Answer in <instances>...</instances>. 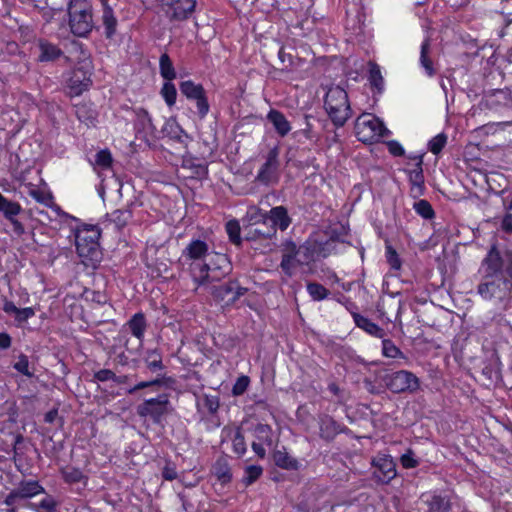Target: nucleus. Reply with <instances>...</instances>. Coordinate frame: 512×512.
Here are the masks:
<instances>
[{"label": "nucleus", "instance_id": "69168bd1", "mask_svg": "<svg viewBox=\"0 0 512 512\" xmlns=\"http://www.w3.org/2000/svg\"><path fill=\"white\" fill-rule=\"evenodd\" d=\"M388 150L389 152L394 156H402L404 155V148L402 145L397 141H390L388 142Z\"/></svg>", "mask_w": 512, "mask_h": 512}, {"label": "nucleus", "instance_id": "e2e57ef3", "mask_svg": "<svg viewBox=\"0 0 512 512\" xmlns=\"http://www.w3.org/2000/svg\"><path fill=\"white\" fill-rule=\"evenodd\" d=\"M401 464L406 469L415 468L418 465V460L412 455V450H407L406 454L401 456Z\"/></svg>", "mask_w": 512, "mask_h": 512}, {"label": "nucleus", "instance_id": "9b49d317", "mask_svg": "<svg viewBox=\"0 0 512 512\" xmlns=\"http://www.w3.org/2000/svg\"><path fill=\"white\" fill-rule=\"evenodd\" d=\"M386 387L393 393L415 391L419 387L418 378L409 371L400 370L383 377Z\"/></svg>", "mask_w": 512, "mask_h": 512}, {"label": "nucleus", "instance_id": "ea45409f", "mask_svg": "<svg viewBox=\"0 0 512 512\" xmlns=\"http://www.w3.org/2000/svg\"><path fill=\"white\" fill-rule=\"evenodd\" d=\"M426 503L428 505L427 512H448L450 508L448 502L440 495H431Z\"/></svg>", "mask_w": 512, "mask_h": 512}, {"label": "nucleus", "instance_id": "dca6fc26", "mask_svg": "<svg viewBox=\"0 0 512 512\" xmlns=\"http://www.w3.org/2000/svg\"><path fill=\"white\" fill-rule=\"evenodd\" d=\"M247 289L239 285L237 281H228L211 287V293L217 300L225 301L226 304H233Z\"/></svg>", "mask_w": 512, "mask_h": 512}, {"label": "nucleus", "instance_id": "7c9ffc66", "mask_svg": "<svg viewBox=\"0 0 512 512\" xmlns=\"http://www.w3.org/2000/svg\"><path fill=\"white\" fill-rule=\"evenodd\" d=\"M129 330L132 335L140 341L144 337V333L147 327L145 316L142 313H136L127 323Z\"/></svg>", "mask_w": 512, "mask_h": 512}, {"label": "nucleus", "instance_id": "0eeeda50", "mask_svg": "<svg viewBox=\"0 0 512 512\" xmlns=\"http://www.w3.org/2000/svg\"><path fill=\"white\" fill-rule=\"evenodd\" d=\"M355 133L363 143H373L389 134L384 123L372 114H362L355 122Z\"/></svg>", "mask_w": 512, "mask_h": 512}, {"label": "nucleus", "instance_id": "4d7b16f0", "mask_svg": "<svg viewBox=\"0 0 512 512\" xmlns=\"http://www.w3.org/2000/svg\"><path fill=\"white\" fill-rule=\"evenodd\" d=\"M386 258L392 269H400L401 261L396 250L392 246H386Z\"/></svg>", "mask_w": 512, "mask_h": 512}, {"label": "nucleus", "instance_id": "9d476101", "mask_svg": "<svg viewBox=\"0 0 512 512\" xmlns=\"http://www.w3.org/2000/svg\"><path fill=\"white\" fill-rule=\"evenodd\" d=\"M179 89L187 100L195 103L198 117L204 119L210 111V105L203 85L192 80H185L179 84Z\"/></svg>", "mask_w": 512, "mask_h": 512}, {"label": "nucleus", "instance_id": "13d9d810", "mask_svg": "<svg viewBox=\"0 0 512 512\" xmlns=\"http://www.w3.org/2000/svg\"><path fill=\"white\" fill-rule=\"evenodd\" d=\"M29 195L33 197L37 202L46 206H49L53 199L50 194L34 188L29 191Z\"/></svg>", "mask_w": 512, "mask_h": 512}, {"label": "nucleus", "instance_id": "2eb2a0df", "mask_svg": "<svg viewBox=\"0 0 512 512\" xmlns=\"http://www.w3.org/2000/svg\"><path fill=\"white\" fill-rule=\"evenodd\" d=\"M373 465V476L377 482L382 484L389 483L395 478L396 464L393 458L389 455H379L372 461Z\"/></svg>", "mask_w": 512, "mask_h": 512}, {"label": "nucleus", "instance_id": "4be33fe9", "mask_svg": "<svg viewBox=\"0 0 512 512\" xmlns=\"http://www.w3.org/2000/svg\"><path fill=\"white\" fill-rule=\"evenodd\" d=\"M320 435L326 440L333 439L337 434L343 431L341 425L331 416L323 414L319 417Z\"/></svg>", "mask_w": 512, "mask_h": 512}, {"label": "nucleus", "instance_id": "de8ad7c7", "mask_svg": "<svg viewBox=\"0 0 512 512\" xmlns=\"http://www.w3.org/2000/svg\"><path fill=\"white\" fill-rule=\"evenodd\" d=\"M446 142H447V136L444 133H440V134L436 135L435 137H433L429 141V143H428L429 150L433 154L437 155L442 151V149L446 145Z\"/></svg>", "mask_w": 512, "mask_h": 512}, {"label": "nucleus", "instance_id": "412c9836", "mask_svg": "<svg viewBox=\"0 0 512 512\" xmlns=\"http://www.w3.org/2000/svg\"><path fill=\"white\" fill-rule=\"evenodd\" d=\"M412 159L416 160V165L413 170L410 171L409 179L412 185L411 192L414 196L422 195L424 189V175L422 169V156H415Z\"/></svg>", "mask_w": 512, "mask_h": 512}, {"label": "nucleus", "instance_id": "4c0bfd02", "mask_svg": "<svg viewBox=\"0 0 512 512\" xmlns=\"http://www.w3.org/2000/svg\"><path fill=\"white\" fill-rule=\"evenodd\" d=\"M263 474V468L260 465H248L244 469V476L241 480L245 487L254 484Z\"/></svg>", "mask_w": 512, "mask_h": 512}, {"label": "nucleus", "instance_id": "5fc2aeb1", "mask_svg": "<svg viewBox=\"0 0 512 512\" xmlns=\"http://www.w3.org/2000/svg\"><path fill=\"white\" fill-rule=\"evenodd\" d=\"M250 383V379L248 376L242 375L240 376L232 388V394L234 396H240L242 395L248 388Z\"/></svg>", "mask_w": 512, "mask_h": 512}, {"label": "nucleus", "instance_id": "864d4df0", "mask_svg": "<svg viewBox=\"0 0 512 512\" xmlns=\"http://www.w3.org/2000/svg\"><path fill=\"white\" fill-rule=\"evenodd\" d=\"M14 369L17 370L19 373L27 376L32 377L33 373L29 370V360L28 357L24 354H21L18 358V361L14 364Z\"/></svg>", "mask_w": 512, "mask_h": 512}, {"label": "nucleus", "instance_id": "338daca9", "mask_svg": "<svg viewBox=\"0 0 512 512\" xmlns=\"http://www.w3.org/2000/svg\"><path fill=\"white\" fill-rule=\"evenodd\" d=\"M8 221L11 223V225L13 227V232L17 236H21L24 234V232H25L24 226L20 221H18L16 219V217H13L12 219H8Z\"/></svg>", "mask_w": 512, "mask_h": 512}, {"label": "nucleus", "instance_id": "1a4fd4ad", "mask_svg": "<svg viewBox=\"0 0 512 512\" xmlns=\"http://www.w3.org/2000/svg\"><path fill=\"white\" fill-rule=\"evenodd\" d=\"M82 54L85 53L82 51ZM91 65L90 61L84 56L80 66L68 73L66 78V89L71 97L79 96L91 85Z\"/></svg>", "mask_w": 512, "mask_h": 512}, {"label": "nucleus", "instance_id": "f704fd0d", "mask_svg": "<svg viewBox=\"0 0 512 512\" xmlns=\"http://www.w3.org/2000/svg\"><path fill=\"white\" fill-rule=\"evenodd\" d=\"M108 220L120 230L127 225L132 218V212L129 209H117L107 214Z\"/></svg>", "mask_w": 512, "mask_h": 512}, {"label": "nucleus", "instance_id": "aec40b11", "mask_svg": "<svg viewBox=\"0 0 512 512\" xmlns=\"http://www.w3.org/2000/svg\"><path fill=\"white\" fill-rule=\"evenodd\" d=\"M211 474L222 485L226 486L233 479L232 470L227 455L220 456L211 467Z\"/></svg>", "mask_w": 512, "mask_h": 512}, {"label": "nucleus", "instance_id": "680f3d73", "mask_svg": "<svg viewBox=\"0 0 512 512\" xmlns=\"http://www.w3.org/2000/svg\"><path fill=\"white\" fill-rule=\"evenodd\" d=\"M35 315V311L31 307L19 308L16 315L15 320L19 323L27 321L29 318Z\"/></svg>", "mask_w": 512, "mask_h": 512}, {"label": "nucleus", "instance_id": "6e6552de", "mask_svg": "<svg viewBox=\"0 0 512 512\" xmlns=\"http://www.w3.org/2000/svg\"><path fill=\"white\" fill-rule=\"evenodd\" d=\"M40 494H46V490L38 480L24 479L6 495L4 503L9 507L28 508L24 502Z\"/></svg>", "mask_w": 512, "mask_h": 512}, {"label": "nucleus", "instance_id": "cd10ccee", "mask_svg": "<svg viewBox=\"0 0 512 512\" xmlns=\"http://www.w3.org/2000/svg\"><path fill=\"white\" fill-rule=\"evenodd\" d=\"M273 460L276 466L286 470H298L300 467L299 461L290 456L287 450H274Z\"/></svg>", "mask_w": 512, "mask_h": 512}, {"label": "nucleus", "instance_id": "c9c22d12", "mask_svg": "<svg viewBox=\"0 0 512 512\" xmlns=\"http://www.w3.org/2000/svg\"><path fill=\"white\" fill-rule=\"evenodd\" d=\"M144 362L150 372L162 371L165 368L162 362V356L157 349L148 350Z\"/></svg>", "mask_w": 512, "mask_h": 512}, {"label": "nucleus", "instance_id": "393cba45", "mask_svg": "<svg viewBox=\"0 0 512 512\" xmlns=\"http://www.w3.org/2000/svg\"><path fill=\"white\" fill-rule=\"evenodd\" d=\"M431 43L430 39L426 38L421 44L420 50V65L424 69L425 73L429 77H433L436 74V69L434 67L433 60L431 58Z\"/></svg>", "mask_w": 512, "mask_h": 512}, {"label": "nucleus", "instance_id": "20e7f679", "mask_svg": "<svg viewBox=\"0 0 512 512\" xmlns=\"http://www.w3.org/2000/svg\"><path fill=\"white\" fill-rule=\"evenodd\" d=\"M68 14L70 30L74 35L86 37L92 31V6L87 0H70Z\"/></svg>", "mask_w": 512, "mask_h": 512}, {"label": "nucleus", "instance_id": "ddd939ff", "mask_svg": "<svg viewBox=\"0 0 512 512\" xmlns=\"http://www.w3.org/2000/svg\"><path fill=\"white\" fill-rule=\"evenodd\" d=\"M169 404L168 395L161 394L138 405L137 414L140 417L151 419L154 423H160L163 416L168 413Z\"/></svg>", "mask_w": 512, "mask_h": 512}, {"label": "nucleus", "instance_id": "f8f14e48", "mask_svg": "<svg viewBox=\"0 0 512 512\" xmlns=\"http://www.w3.org/2000/svg\"><path fill=\"white\" fill-rule=\"evenodd\" d=\"M279 167V148L275 146L267 153L255 180L266 186L277 183L279 180Z\"/></svg>", "mask_w": 512, "mask_h": 512}, {"label": "nucleus", "instance_id": "8fccbe9b", "mask_svg": "<svg viewBox=\"0 0 512 512\" xmlns=\"http://www.w3.org/2000/svg\"><path fill=\"white\" fill-rule=\"evenodd\" d=\"M276 234V230L270 225H263V223L259 227H255L253 229V235L249 236V239H255L256 237L261 238H271Z\"/></svg>", "mask_w": 512, "mask_h": 512}, {"label": "nucleus", "instance_id": "052dcab7", "mask_svg": "<svg viewBox=\"0 0 512 512\" xmlns=\"http://www.w3.org/2000/svg\"><path fill=\"white\" fill-rule=\"evenodd\" d=\"M162 477L167 481L175 480L177 478L176 466L171 462H167L162 469Z\"/></svg>", "mask_w": 512, "mask_h": 512}, {"label": "nucleus", "instance_id": "bf43d9fd", "mask_svg": "<svg viewBox=\"0 0 512 512\" xmlns=\"http://www.w3.org/2000/svg\"><path fill=\"white\" fill-rule=\"evenodd\" d=\"M75 114L80 121L85 123H90L94 119L93 113L88 110L86 105H77Z\"/></svg>", "mask_w": 512, "mask_h": 512}, {"label": "nucleus", "instance_id": "49530a36", "mask_svg": "<svg viewBox=\"0 0 512 512\" xmlns=\"http://www.w3.org/2000/svg\"><path fill=\"white\" fill-rule=\"evenodd\" d=\"M382 353L388 358H397L403 356L401 350L390 339L382 340Z\"/></svg>", "mask_w": 512, "mask_h": 512}, {"label": "nucleus", "instance_id": "473e14b6", "mask_svg": "<svg viewBox=\"0 0 512 512\" xmlns=\"http://www.w3.org/2000/svg\"><path fill=\"white\" fill-rule=\"evenodd\" d=\"M58 505L55 498L46 493V496L38 503H28V508L34 512H56Z\"/></svg>", "mask_w": 512, "mask_h": 512}, {"label": "nucleus", "instance_id": "37998d69", "mask_svg": "<svg viewBox=\"0 0 512 512\" xmlns=\"http://www.w3.org/2000/svg\"><path fill=\"white\" fill-rule=\"evenodd\" d=\"M307 292L314 301L324 300L329 295V290L316 282H310L307 284Z\"/></svg>", "mask_w": 512, "mask_h": 512}, {"label": "nucleus", "instance_id": "58836bf2", "mask_svg": "<svg viewBox=\"0 0 512 512\" xmlns=\"http://www.w3.org/2000/svg\"><path fill=\"white\" fill-rule=\"evenodd\" d=\"M369 81L372 87L376 88L379 92L383 90L384 79L378 64L369 62Z\"/></svg>", "mask_w": 512, "mask_h": 512}, {"label": "nucleus", "instance_id": "4468645a", "mask_svg": "<svg viewBox=\"0 0 512 512\" xmlns=\"http://www.w3.org/2000/svg\"><path fill=\"white\" fill-rule=\"evenodd\" d=\"M196 0H161V9L170 21H184L194 12Z\"/></svg>", "mask_w": 512, "mask_h": 512}, {"label": "nucleus", "instance_id": "6e6d98bb", "mask_svg": "<svg viewBox=\"0 0 512 512\" xmlns=\"http://www.w3.org/2000/svg\"><path fill=\"white\" fill-rule=\"evenodd\" d=\"M202 406L210 413L214 414L219 408V398L217 396L205 395L202 400Z\"/></svg>", "mask_w": 512, "mask_h": 512}, {"label": "nucleus", "instance_id": "3c124183", "mask_svg": "<svg viewBox=\"0 0 512 512\" xmlns=\"http://www.w3.org/2000/svg\"><path fill=\"white\" fill-rule=\"evenodd\" d=\"M165 130L168 131L167 135H169L170 138L175 139L178 142L182 143L184 142V138H187V135L176 123H167Z\"/></svg>", "mask_w": 512, "mask_h": 512}, {"label": "nucleus", "instance_id": "e433bc0d", "mask_svg": "<svg viewBox=\"0 0 512 512\" xmlns=\"http://www.w3.org/2000/svg\"><path fill=\"white\" fill-rule=\"evenodd\" d=\"M102 22L105 27V35L107 38H111L116 32L117 19L114 16L111 7L103 9Z\"/></svg>", "mask_w": 512, "mask_h": 512}, {"label": "nucleus", "instance_id": "09e8293b", "mask_svg": "<svg viewBox=\"0 0 512 512\" xmlns=\"http://www.w3.org/2000/svg\"><path fill=\"white\" fill-rule=\"evenodd\" d=\"M112 161V155L108 149L100 150L95 156V164L102 169L110 168Z\"/></svg>", "mask_w": 512, "mask_h": 512}, {"label": "nucleus", "instance_id": "a19ab883", "mask_svg": "<svg viewBox=\"0 0 512 512\" xmlns=\"http://www.w3.org/2000/svg\"><path fill=\"white\" fill-rule=\"evenodd\" d=\"M160 94L163 97L167 106L172 107L175 105L177 99V90L172 81L164 82Z\"/></svg>", "mask_w": 512, "mask_h": 512}, {"label": "nucleus", "instance_id": "f3484780", "mask_svg": "<svg viewBox=\"0 0 512 512\" xmlns=\"http://www.w3.org/2000/svg\"><path fill=\"white\" fill-rule=\"evenodd\" d=\"M480 272L482 276H505L504 260L495 246L488 251L486 257L482 260Z\"/></svg>", "mask_w": 512, "mask_h": 512}, {"label": "nucleus", "instance_id": "603ef678", "mask_svg": "<svg viewBox=\"0 0 512 512\" xmlns=\"http://www.w3.org/2000/svg\"><path fill=\"white\" fill-rule=\"evenodd\" d=\"M164 384H165V379L163 377L162 378L158 377V378H155V379L150 380V381L139 382L138 384H136L135 386L130 388L128 390V393L129 394H134L138 390H141V389H144V388H148V387L162 386Z\"/></svg>", "mask_w": 512, "mask_h": 512}, {"label": "nucleus", "instance_id": "a18cd8bd", "mask_svg": "<svg viewBox=\"0 0 512 512\" xmlns=\"http://www.w3.org/2000/svg\"><path fill=\"white\" fill-rule=\"evenodd\" d=\"M240 231V224L237 220H230L226 223V232L229 236V239L236 245L241 244Z\"/></svg>", "mask_w": 512, "mask_h": 512}, {"label": "nucleus", "instance_id": "a211bd4d", "mask_svg": "<svg viewBox=\"0 0 512 512\" xmlns=\"http://www.w3.org/2000/svg\"><path fill=\"white\" fill-rule=\"evenodd\" d=\"M260 216L263 220V225L270 223V227H273L276 231L277 228L281 231H285L291 224V218L284 206L273 207L269 212L261 214Z\"/></svg>", "mask_w": 512, "mask_h": 512}, {"label": "nucleus", "instance_id": "39448f33", "mask_svg": "<svg viewBox=\"0 0 512 512\" xmlns=\"http://www.w3.org/2000/svg\"><path fill=\"white\" fill-rule=\"evenodd\" d=\"M507 283L505 276H482L477 286V294L485 301L506 306L510 302Z\"/></svg>", "mask_w": 512, "mask_h": 512}, {"label": "nucleus", "instance_id": "2f4dec72", "mask_svg": "<svg viewBox=\"0 0 512 512\" xmlns=\"http://www.w3.org/2000/svg\"><path fill=\"white\" fill-rule=\"evenodd\" d=\"M22 207L18 202L11 201L0 193V212L8 220L19 215Z\"/></svg>", "mask_w": 512, "mask_h": 512}, {"label": "nucleus", "instance_id": "72a5a7b5", "mask_svg": "<svg viewBox=\"0 0 512 512\" xmlns=\"http://www.w3.org/2000/svg\"><path fill=\"white\" fill-rule=\"evenodd\" d=\"M159 70H160V75L166 81H173L177 77L174 65H173L169 55L166 53H164L160 56Z\"/></svg>", "mask_w": 512, "mask_h": 512}, {"label": "nucleus", "instance_id": "f257e3e1", "mask_svg": "<svg viewBox=\"0 0 512 512\" xmlns=\"http://www.w3.org/2000/svg\"><path fill=\"white\" fill-rule=\"evenodd\" d=\"M182 259L189 265L192 279L198 286L218 282L231 270L225 254L215 252L200 239L191 240L182 251Z\"/></svg>", "mask_w": 512, "mask_h": 512}, {"label": "nucleus", "instance_id": "c03bdc74", "mask_svg": "<svg viewBox=\"0 0 512 512\" xmlns=\"http://www.w3.org/2000/svg\"><path fill=\"white\" fill-rule=\"evenodd\" d=\"M413 209L424 219H432L435 215L431 204L427 200H419L413 204Z\"/></svg>", "mask_w": 512, "mask_h": 512}, {"label": "nucleus", "instance_id": "c756f323", "mask_svg": "<svg viewBox=\"0 0 512 512\" xmlns=\"http://www.w3.org/2000/svg\"><path fill=\"white\" fill-rule=\"evenodd\" d=\"M60 473L66 484L73 485L83 481L86 486L87 478L79 468L67 465L60 469Z\"/></svg>", "mask_w": 512, "mask_h": 512}, {"label": "nucleus", "instance_id": "0e129e2a", "mask_svg": "<svg viewBox=\"0 0 512 512\" xmlns=\"http://www.w3.org/2000/svg\"><path fill=\"white\" fill-rule=\"evenodd\" d=\"M115 373L110 369H101L94 373V379L99 382L114 381Z\"/></svg>", "mask_w": 512, "mask_h": 512}, {"label": "nucleus", "instance_id": "5701e85b", "mask_svg": "<svg viewBox=\"0 0 512 512\" xmlns=\"http://www.w3.org/2000/svg\"><path fill=\"white\" fill-rule=\"evenodd\" d=\"M352 317L355 322V325L358 328L364 330L369 335L377 338H383L385 336L384 329H382L376 323L372 322L370 319L360 315L357 312H352Z\"/></svg>", "mask_w": 512, "mask_h": 512}, {"label": "nucleus", "instance_id": "79ce46f5", "mask_svg": "<svg viewBox=\"0 0 512 512\" xmlns=\"http://www.w3.org/2000/svg\"><path fill=\"white\" fill-rule=\"evenodd\" d=\"M386 306L396 309L395 320H397L402 309V301L400 299L397 300L395 297H391L387 302L382 301V303L378 305V312L380 313V315L390 320L388 317V311L386 309Z\"/></svg>", "mask_w": 512, "mask_h": 512}, {"label": "nucleus", "instance_id": "bb28decb", "mask_svg": "<svg viewBox=\"0 0 512 512\" xmlns=\"http://www.w3.org/2000/svg\"><path fill=\"white\" fill-rule=\"evenodd\" d=\"M38 48L40 51L39 60L41 62L53 61L62 54L60 48L44 39L38 41Z\"/></svg>", "mask_w": 512, "mask_h": 512}, {"label": "nucleus", "instance_id": "a878e982", "mask_svg": "<svg viewBox=\"0 0 512 512\" xmlns=\"http://www.w3.org/2000/svg\"><path fill=\"white\" fill-rule=\"evenodd\" d=\"M296 245L292 244L290 249L282 255L280 267L287 277H292L298 264Z\"/></svg>", "mask_w": 512, "mask_h": 512}, {"label": "nucleus", "instance_id": "774afa93", "mask_svg": "<svg viewBox=\"0 0 512 512\" xmlns=\"http://www.w3.org/2000/svg\"><path fill=\"white\" fill-rule=\"evenodd\" d=\"M502 229L505 232H512V213H507L502 220Z\"/></svg>", "mask_w": 512, "mask_h": 512}, {"label": "nucleus", "instance_id": "c85d7f7f", "mask_svg": "<svg viewBox=\"0 0 512 512\" xmlns=\"http://www.w3.org/2000/svg\"><path fill=\"white\" fill-rule=\"evenodd\" d=\"M251 436H256L259 442L252 440L251 448H264V446H272V439L270 437L271 430L267 425L260 424L255 428L254 434L248 432Z\"/></svg>", "mask_w": 512, "mask_h": 512}, {"label": "nucleus", "instance_id": "f03ea898", "mask_svg": "<svg viewBox=\"0 0 512 512\" xmlns=\"http://www.w3.org/2000/svg\"><path fill=\"white\" fill-rule=\"evenodd\" d=\"M100 235L101 231L96 225L84 224L75 231L76 251L86 267L96 268L101 260Z\"/></svg>", "mask_w": 512, "mask_h": 512}, {"label": "nucleus", "instance_id": "423d86ee", "mask_svg": "<svg viewBox=\"0 0 512 512\" xmlns=\"http://www.w3.org/2000/svg\"><path fill=\"white\" fill-rule=\"evenodd\" d=\"M336 242L334 239L319 241L316 238H308L302 245L296 247L298 254V264L308 265L320 258H326L335 251Z\"/></svg>", "mask_w": 512, "mask_h": 512}, {"label": "nucleus", "instance_id": "b1692460", "mask_svg": "<svg viewBox=\"0 0 512 512\" xmlns=\"http://www.w3.org/2000/svg\"><path fill=\"white\" fill-rule=\"evenodd\" d=\"M267 119L281 137L286 136L291 131V125L282 112L272 109L267 114Z\"/></svg>", "mask_w": 512, "mask_h": 512}, {"label": "nucleus", "instance_id": "7ed1b4c3", "mask_svg": "<svg viewBox=\"0 0 512 512\" xmlns=\"http://www.w3.org/2000/svg\"><path fill=\"white\" fill-rule=\"evenodd\" d=\"M324 108L336 127L344 126L352 114L348 94L338 85L331 86L326 91Z\"/></svg>", "mask_w": 512, "mask_h": 512}, {"label": "nucleus", "instance_id": "6ab92c4d", "mask_svg": "<svg viewBox=\"0 0 512 512\" xmlns=\"http://www.w3.org/2000/svg\"><path fill=\"white\" fill-rule=\"evenodd\" d=\"M246 433L238 426H226L221 431V443L232 448H244Z\"/></svg>", "mask_w": 512, "mask_h": 512}]
</instances>
